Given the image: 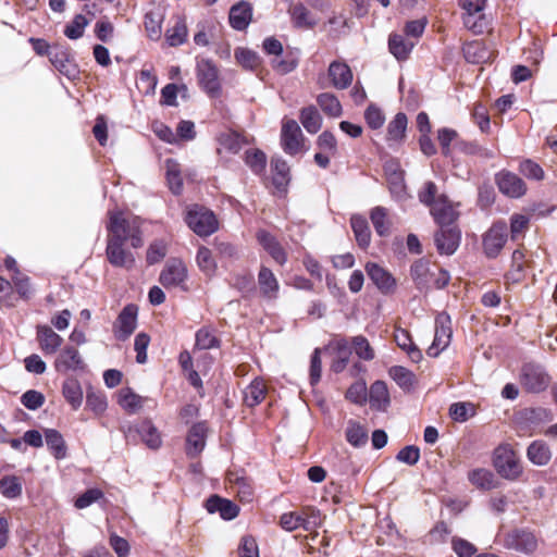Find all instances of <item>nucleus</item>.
<instances>
[{
	"label": "nucleus",
	"mask_w": 557,
	"mask_h": 557,
	"mask_svg": "<svg viewBox=\"0 0 557 557\" xmlns=\"http://www.w3.org/2000/svg\"><path fill=\"white\" fill-rule=\"evenodd\" d=\"M197 77L201 88L211 97L220 95L221 85L215 64L210 60H201L197 63Z\"/></svg>",
	"instance_id": "9b49d317"
},
{
	"label": "nucleus",
	"mask_w": 557,
	"mask_h": 557,
	"mask_svg": "<svg viewBox=\"0 0 557 557\" xmlns=\"http://www.w3.org/2000/svg\"><path fill=\"white\" fill-rule=\"evenodd\" d=\"M62 393L74 410L81 407L83 403V389L76 379L65 380L62 386Z\"/></svg>",
	"instance_id": "4c0bfd02"
},
{
	"label": "nucleus",
	"mask_w": 557,
	"mask_h": 557,
	"mask_svg": "<svg viewBox=\"0 0 557 557\" xmlns=\"http://www.w3.org/2000/svg\"><path fill=\"white\" fill-rule=\"evenodd\" d=\"M88 20L83 14H76L73 21L64 28V35L72 40L83 37Z\"/></svg>",
	"instance_id": "4d7b16f0"
},
{
	"label": "nucleus",
	"mask_w": 557,
	"mask_h": 557,
	"mask_svg": "<svg viewBox=\"0 0 557 557\" xmlns=\"http://www.w3.org/2000/svg\"><path fill=\"white\" fill-rule=\"evenodd\" d=\"M414 47V42L406 39L403 35L392 34L388 38L389 52L398 60H407Z\"/></svg>",
	"instance_id": "2f4dec72"
},
{
	"label": "nucleus",
	"mask_w": 557,
	"mask_h": 557,
	"mask_svg": "<svg viewBox=\"0 0 557 557\" xmlns=\"http://www.w3.org/2000/svg\"><path fill=\"white\" fill-rule=\"evenodd\" d=\"M461 234L456 225L441 226L434 235V243L441 255L450 256L457 250Z\"/></svg>",
	"instance_id": "4468645a"
},
{
	"label": "nucleus",
	"mask_w": 557,
	"mask_h": 557,
	"mask_svg": "<svg viewBox=\"0 0 557 557\" xmlns=\"http://www.w3.org/2000/svg\"><path fill=\"white\" fill-rule=\"evenodd\" d=\"M469 481L481 490L494 487V474L486 469H474L468 474Z\"/></svg>",
	"instance_id": "3c124183"
},
{
	"label": "nucleus",
	"mask_w": 557,
	"mask_h": 557,
	"mask_svg": "<svg viewBox=\"0 0 557 557\" xmlns=\"http://www.w3.org/2000/svg\"><path fill=\"white\" fill-rule=\"evenodd\" d=\"M370 220L376 234L381 237L387 236L391 230V222L388 220V211L386 208L377 206L370 212Z\"/></svg>",
	"instance_id": "58836bf2"
},
{
	"label": "nucleus",
	"mask_w": 557,
	"mask_h": 557,
	"mask_svg": "<svg viewBox=\"0 0 557 557\" xmlns=\"http://www.w3.org/2000/svg\"><path fill=\"white\" fill-rule=\"evenodd\" d=\"M462 52L466 61L473 64L485 63L492 57V52L480 40L465 44Z\"/></svg>",
	"instance_id": "cd10ccee"
},
{
	"label": "nucleus",
	"mask_w": 557,
	"mask_h": 557,
	"mask_svg": "<svg viewBox=\"0 0 557 557\" xmlns=\"http://www.w3.org/2000/svg\"><path fill=\"white\" fill-rule=\"evenodd\" d=\"M407 116L405 113H397L394 119L388 123L387 126V140L388 141H400L405 137L407 129Z\"/></svg>",
	"instance_id": "49530a36"
},
{
	"label": "nucleus",
	"mask_w": 557,
	"mask_h": 557,
	"mask_svg": "<svg viewBox=\"0 0 557 557\" xmlns=\"http://www.w3.org/2000/svg\"><path fill=\"white\" fill-rule=\"evenodd\" d=\"M301 512L304 515L305 524L304 530L305 531H312L314 529H318L322 525V513L321 511L315 507H304L301 509Z\"/></svg>",
	"instance_id": "bf43d9fd"
},
{
	"label": "nucleus",
	"mask_w": 557,
	"mask_h": 557,
	"mask_svg": "<svg viewBox=\"0 0 557 557\" xmlns=\"http://www.w3.org/2000/svg\"><path fill=\"white\" fill-rule=\"evenodd\" d=\"M145 29L150 39L157 40L161 35V18L158 14L153 12H148L145 14L144 18Z\"/></svg>",
	"instance_id": "774afa93"
},
{
	"label": "nucleus",
	"mask_w": 557,
	"mask_h": 557,
	"mask_svg": "<svg viewBox=\"0 0 557 557\" xmlns=\"http://www.w3.org/2000/svg\"><path fill=\"white\" fill-rule=\"evenodd\" d=\"M410 275L417 288L422 289L428 286L430 265L425 259L417 260L410 268Z\"/></svg>",
	"instance_id": "de8ad7c7"
},
{
	"label": "nucleus",
	"mask_w": 557,
	"mask_h": 557,
	"mask_svg": "<svg viewBox=\"0 0 557 557\" xmlns=\"http://www.w3.org/2000/svg\"><path fill=\"white\" fill-rule=\"evenodd\" d=\"M394 337L397 346L407 352L411 361L419 362L422 359V352L412 342L408 331L398 329Z\"/></svg>",
	"instance_id": "72a5a7b5"
},
{
	"label": "nucleus",
	"mask_w": 557,
	"mask_h": 557,
	"mask_svg": "<svg viewBox=\"0 0 557 557\" xmlns=\"http://www.w3.org/2000/svg\"><path fill=\"white\" fill-rule=\"evenodd\" d=\"M300 122L310 134L318 133L322 127V116L314 106H309L300 111Z\"/></svg>",
	"instance_id": "e433bc0d"
},
{
	"label": "nucleus",
	"mask_w": 557,
	"mask_h": 557,
	"mask_svg": "<svg viewBox=\"0 0 557 557\" xmlns=\"http://www.w3.org/2000/svg\"><path fill=\"white\" fill-rule=\"evenodd\" d=\"M107 230L106 256L109 263L114 268L132 269L135 265V257L132 251L124 248V245L129 240L133 248L143 246L138 222L125 219L120 211L110 212Z\"/></svg>",
	"instance_id": "f257e3e1"
},
{
	"label": "nucleus",
	"mask_w": 557,
	"mask_h": 557,
	"mask_svg": "<svg viewBox=\"0 0 557 557\" xmlns=\"http://www.w3.org/2000/svg\"><path fill=\"white\" fill-rule=\"evenodd\" d=\"M188 277V271L186 264L181 259H169L160 272L159 282L166 288H180L186 292V281Z\"/></svg>",
	"instance_id": "7ed1b4c3"
},
{
	"label": "nucleus",
	"mask_w": 557,
	"mask_h": 557,
	"mask_svg": "<svg viewBox=\"0 0 557 557\" xmlns=\"http://www.w3.org/2000/svg\"><path fill=\"white\" fill-rule=\"evenodd\" d=\"M218 140L220 147L231 153H237L245 145H247L246 138L239 133L233 131L222 133Z\"/></svg>",
	"instance_id": "a19ab883"
},
{
	"label": "nucleus",
	"mask_w": 557,
	"mask_h": 557,
	"mask_svg": "<svg viewBox=\"0 0 557 557\" xmlns=\"http://www.w3.org/2000/svg\"><path fill=\"white\" fill-rule=\"evenodd\" d=\"M54 368L59 372H65L70 370L76 371L83 370L85 368V363L78 350L74 347L67 346L57 357L54 361Z\"/></svg>",
	"instance_id": "b1692460"
},
{
	"label": "nucleus",
	"mask_w": 557,
	"mask_h": 557,
	"mask_svg": "<svg viewBox=\"0 0 557 557\" xmlns=\"http://www.w3.org/2000/svg\"><path fill=\"white\" fill-rule=\"evenodd\" d=\"M345 436L346 441L356 448L363 447L368 443L367 429L355 420H348Z\"/></svg>",
	"instance_id": "c9c22d12"
},
{
	"label": "nucleus",
	"mask_w": 557,
	"mask_h": 557,
	"mask_svg": "<svg viewBox=\"0 0 557 557\" xmlns=\"http://www.w3.org/2000/svg\"><path fill=\"white\" fill-rule=\"evenodd\" d=\"M304 141L302 132L295 120H287L282 125L281 146L289 156H295L301 151Z\"/></svg>",
	"instance_id": "f8f14e48"
},
{
	"label": "nucleus",
	"mask_w": 557,
	"mask_h": 557,
	"mask_svg": "<svg viewBox=\"0 0 557 557\" xmlns=\"http://www.w3.org/2000/svg\"><path fill=\"white\" fill-rule=\"evenodd\" d=\"M265 396V385L262 380H253L244 391V400L247 406L259 405Z\"/></svg>",
	"instance_id": "c03bdc74"
},
{
	"label": "nucleus",
	"mask_w": 557,
	"mask_h": 557,
	"mask_svg": "<svg viewBox=\"0 0 557 557\" xmlns=\"http://www.w3.org/2000/svg\"><path fill=\"white\" fill-rule=\"evenodd\" d=\"M252 16V8L249 2L240 1L230 10L228 21L236 30H244L248 27Z\"/></svg>",
	"instance_id": "a878e982"
},
{
	"label": "nucleus",
	"mask_w": 557,
	"mask_h": 557,
	"mask_svg": "<svg viewBox=\"0 0 557 557\" xmlns=\"http://www.w3.org/2000/svg\"><path fill=\"white\" fill-rule=\"evenodd\" d=\"M188 36V28L185 16H176L174 25L165 30V40L170 47L182 46Z\"/></svg>",
	"instance_id": "c85d7f7f"
},
{
	"label": "nucleus",
	"mask_w": 557,
	"mask_h": 557,
	"mask_svg": "<svg viewBox=\"0 0 557 557\" xmlns=\"http://www.w3.org/2000/svg\"><path fill=\"white\" fill-rule=\"evenodd\" d=\"M494 466L497 472L505 479L513 480L522 472L517 455L507 445L495 449Z\"/></svg>",
	"instance_id": "0eeeda50"
},
{
	"label": "nucleus",
	"mask_w": 557,
	"mask_h": 557,
	"mask_svg": "<svg viewBox=\"0 0 557 557\" xmlns=\"http://www.w3.org/2000/svg\"><path fill=\"white\" fill-rule=\"evenodd\" d=\"M317 102L321 110L332 117H338L342 115V104L338 98L330 92L320 94L317 97Z\"/></svg>",
	"instance_id": "a18cd8bd"
},
{
	"label": "nucleus",
	"mask_w": 557,
	"mask_h": 557,
	"mask_svg": "<svg viewBox=\"0 0 557 557\" xmlns=\"http://www.w3.org/2000/svg\"><path fill=\"white\" fill-rule=\"evenodd\" d=\"M527 456L533 465L545 466L549 462L552 453L545 442L534 441L529 445Z\"/></svg>",
	"instance_id": "f704fd0d"
},
{
	"label": "nucleus",
	"mask_w": 557,
	"mask_h": 557,
	"mask_svg": "<svg viewBox=\"0 0 557 557\" xmlns=\"http://www.w3.org/2000/svg\"><path fill=\"white\" fill-rule=\"evenodd\" d=\"M495 183L502 194L509 198H521L527 193V185L521 177L509 171H500L495 175Z\"/></svg>",
	"instance_id": "ddd939ff"
},
{
	"label": "nucleus",
	"mask_w": 557,
	"mask_h": 557,
	"mask_svg": "<svg viewBox=\"0 0 557 557\" xmlns=\"http://www.w3.org/2000/svg\"><path fill=\"white\" fill-rule=\"evenodd\" d=\"M86 406L96 414H101L108 407L107 398L102 393L90 389L86 394Z\"/></svg>",
	"instance_id": "052dcab7"
},
{
	"label": "nucleus",
	"mask_w": 557,
	"mask_h": 557,
	"mask_svg": "<svg viewBox=\"0 0 557 557\" xmlns=\"http://www.w3.org/2000/svg\"><path fill=\"white\" fill-rule=\"evenodd\" d=\"M37 341L45 355L55 354L63 343V338L48 325L37 326Z\"/></svg>",
	"instance_id": "5701e85b"
},
{
	"label": "nucleus",
	"mask_w": 557,
	"mask_h": 557,
	"mask_svg": "<svg viewBox=\"0 0 557 557\" xmlns=\"http://www.w3.org/2000/svg\"><path fill=\"white\" fill-rule=\"evenodd\" d=\"M258 285L261 296L267 300H275L278 297L280 284L269 268L261 265L258 273Z\"/></svg>",
	"instance_id": "4be33fe9"
},
{
	"label": "nucleus",
	"mask_w": 557,
	"mask_h": 557,
	"mask_svg": "<svg viewBox=\"0 0 557 557\" xmlns=\"http://www.w3.org/2000/svg\"><path fill=\"white\" fill-rule=\"evenodd\" d=\"M453 330L450 315L447 312H440L435 318V333L432 345L428 348L426 354L430 357H437L446 349L451 341Z\"/></svg>",
	"instance_id": "423d86ee"
},
{
	"label": "nucleus",
	"mask_w": 557,
	"mask_h": 557,
	"mask_svg": "<svg viewBox=\"0 0 557 557\" xmlns=\"http://www.w3.org/2000/svg\"><path fill=\"white\" fill-rule=\"evenodd\" d=\"M138 307L134 304L126 305L113 323L112 331L117 341L124 342L137 327Z\"/></svg>",
	"instance_id": "9d476101"
},
{
	"label": "nucleus",
	"mask_w": 557,
	"mask_h": 557,
	"mask_svg": "<svg viewBox=\"0 0 557 557\" xmlns=\"http://www.w3.org/2000/svg\"><path fill=\"white\" fill-rule=\"evenodd\" d=\"M430 212L440 227L455 225L454 223L458 218V212L444 194L437 197V201L433 205L432 209H430Z\"/></svg>",
	"instance_id": "f3484780"
},
{
	"label": "nucleus",
	"mask_w": 557,
	"mask_h": 557,
	"mask_svg": "<svg viewBox=\"0 0 557 557\" xmlns=\"http://www.w3.org/2000/svg\"><path fill=\"white\" fill-rule=\"evenodd\" d=\"M0 493L8 499H14L22 495V482L16 475H4L0 479Z\"/></svg>",
	"instance_id": "09e8293b"
},
{
	"label": "nucleus",
	"mask_w": 557,
	"mask_h": 557,
	"mask_svg": "<svg viewBox=\"0 0 557 557\" xmlns=\"http://www.w3.org/2000/svg\"><path fill=\"white\" fill-rule=\"evenodd\" d=\"M121 430L127 442L135 441L137 434L149 448L157 449L161 445L160 434L150 420H144L137 425H123Z\"/></svg>",
	"instance_id": "6e6552de"
},
{
	"label": "nucleus",
	"mask_w": 557,
	"mask_h": 557,
	"mask_svg": "<svg viewBox=\"0 0 557 557\" xmlns=\"http://www.w3.org/2000/svg\"><path fill=\"white\" fill-rule=\"evenodd\" d=\"M45 440L48 448L57 459H63L66 456V446L61 433L54 429L45 430Z\"/></svg>",
	"instance_id": "ea45409f"
},
{
	"label": "nucleus",
	"mask_w": 557,
	"mask_h": 557,
	"mask_svg": "<svg viewBox=\"0 0 557 557\" xmlns=\"http://www.w3.org/2000/svg\"><path fill=\"white\" fill-rule=\"evenodd\" d=\"M539 545L535 534L525 529H515L504 537V546L518 553L531 555Z\"/></svg>",
	"instance_id": "1a4fd4ad"
},
{
	"label": "nucleus",
	"mask_w": 557,
	"mask_h": 557,
	"mask_svg": "<svg viewBox=\"0 0 557 557\" xmlns=\"http://www.w3.org/2000/svg\"><path fill=\"white\" fill-rule=\"evenodd\" d=\"M289 13L294 25L298 28H311L317 24V21L302 3L293 5Z\"/></svg>",
	"instance_id": "79ce46f5"
},
{
	"label": "nucleus",
	"mask_w": 557,
	"mask_h": 557,
	"mask_svg": "<svg viewBox=\"0 0 557 557\" xmlns=\"http://www.w3.org/2000/svg\"><path fill=\"white\" fill-rule=\"evenodd\" d=\"M166 181L171 191L175 195H180L183 189V180L178 164L172 160L166 161Z\"/></svg>",
	"instance_id": "5fc2aeb1"
},
{
	"label": "nucleus",
	"mask_w": 557,
	"mask_h": 557,
	"mask_svg": "<svg viewBox=\"0 0 557 557\" xmlns=\"http://www.w3.org/2000/svg\"><path fill=\"white\" fill-rule=\"evenodd\" d=\"M117 403L128 413H136L143 407L144 398L131 388H122L119 392Z\"/></svg>",
	"instance_id": "37998d69"
},
{
	"label": "nucleus",
	"mask_w": 557,
	"mask_h": 557,
	"mask_svg": "<svg viewBox=\"0 0 557 557\" xmlns=\"http://www.w3.org/2000/svg\"><path fill=\"white\" fill-rule=\"evenodd\" d=\"M389 376L403 389H409L413 385L414 374L401 366H394L388 371Z\"/></svg>",
	"instance_id": "864d4df0"
},
{
	"label": "nucleus",
	"mask_w": 557,
	"mask_h": 557,
	"mask_svg": "<svg viewBox=\"0 0 557 557\" xmlns=\"http://www.w3.org/2000/svg\"><path fill=\"white\" fill-rule=\"evenodd\" d=\"M438 196L437 186L431 181L424 183L422 189H420L418 193L420 202L428 206L430 209H432L433 205H435Z\"/></svg>",
	"instance_id": "338daca9"
},
{
	"label": "nucleus",
	"mask_w": 557,
	"mask_h": 557,
	"mask_svg": "<svg viewBox=\"0 0 557 557\" xmlns=\"http://www.w3.org/2000/svg\"><path fill=\"white\" fill-rule=\"evenodd\" d=\"M206 508L208 512L215 513L219 512L221 518L224 520H233L239 513V508L233 502L221 498L216 495L208 498L206 503Z\"/></svg>",
	"instance_id": "393cba45"
},
{
	"label": "nucleus",
	"mask_w": 557,
	"mask_h": 557,
	"mask_svg": "<svg viewBox=\"0 0 557 557\" xmlns=\"http://www.w3.org/2000/svg\"><path fill=\"white\" fill-rule=\"evenodd\" d=\"M49 60L60 73L67 77L74 75L76 72L75 65L70 59L69 50L63 46L52 47L51 52H49Z\"/></svg>",
	"instance_id": "bb28decb"
},
{
	"label": "nucleus",
	"mask_w": 557,
	"mask_h": 557,
	"mask_svg": "<svg viewBox=\"0 0 557 557\" xmlns=\"http://www.w3.org/2000/svg\"><path fill=\"white\" fill-rule=\"evenodd\" d=\"M520 383L525 391L540 393L548 387L550 376L541 364L530 362L521 369Z\"/></svg>",
	"instance_id": "39448f33"
},
{
	"label": "nucleus",
	"mask_w": 557,
	"mask_h": 557,
	"mask_svg": "<svg viewBox=\"0 0 557 557\" xmlns=\"http://www.w3.org/2000/svg\"><path fill=\"white\" fill-rule=\"evenodd\" d=\"M389 393L384 381H375L370 386L369 403L376 410H385L389 405Z\"/></svg>",
	"instance_id": "c756f323"
},
{
	"label": "nucleus",
	"mask_w": 557,
	"mask_h": 557,
	"mask_svg": "<svg viewBox=\"0 0 557 557\" xmlns=\"http://www.w3.org/2000/svg\"><path fill=\"white\" fill-rule=\"evenodd\" d=\"M232 286L246 296L255 290L253 276L250 273H238L232 278Z\"/></svg>",
	"instance_id": "680f3d73"
},
{
	"label": "nucleus",
	"mask_w": 557,
	"mask_h": 557,
	"mask_svg": "<svg viewBox=\"0 0 557 557\" xmlns=\"http://www.w3.org/2000/svg\"><path fill=\"white\" fill-rule=\"evenodd\" d=\"M507 242V225L498 222L487 231L483 239L484 251L487 257L495 258Z\"/></svg>",
	"instance_id": "2eb2a0df"
},
{
	"label": "nucleus",
	"mask_w": 557,
	"mask_h": 557,
	"mask_svg": "<svg viewBox=\"0 0 557 557\" xmlns=\"http://www.w3.org/2000/svg\"><path fill=\"white\" fill-rule=\"evenodd\" d=\"M207 433L206 422H197L191 425L186 437V454L188 457H197L205 449Z\"/></svg>",
	"instance_id": "a211bd4d"
},
{
	"label": "nucleus",
	"mask_w": 557,
	"mask_h": 557,
	"mask_svg": "<svg viewBox=\"0 0 557 557\" xmlns=\"http://www.w3.org/2000/svg\"><path fill=\"white\" fill-rule=\"evenodd\" d=\"M185 221L199 236H209L218 230V221L212 211L195 206L186 214Z\"/></svg>",
	"instance_id": "20e7f679"
},
{
	"label": "nucleus",
	"mask_w": 557,
	"mask_h": 557,
	"mask_svg": "<svg viewBox=\"0 0 557 557\" xmlns=\"http://www.w3.org/2000/svg\"><path fill=\"white\" fill-rule=\"evenodd\" d=\"M346 398L356 405H363L367 401V385L363 381L355 382L346 392Z\"/></svg>",
	"instance_id": "69168bd1"
},
{
	"label": "nucleus",
	"mask_w": 557,
	"mask_h": 557,
	"mask_svg": "<svg viewBox=\"0 0 557 557\" xmlns=\"http://www.w3.org/2000/svg\"><path fill=\"white\" fill-rule=\"evenodd\" d=\"M305 519L301 511L285 512L280 518V525L287 532L304 529Z\"/></svg>",
	"instance_id": "13d9d810"
},
{
	"label": "nucleus",
	"mask_w": 557,
	"mask_h": 557,
	"mask_svg": "<svg viewBox=\"0 0 557 557\" xmlns=\"http://www.w3.org/2000/svg\"><path fill=\"white\" fill-rule=\"evenodd\" d=\"M350 226L358 246L367 248L371 242V231L367 219L360 214H354L350 218Z\"/></svg>",
	"instance_id": "7c9ffc66"
},
{
	"label": "nucleus",
	"mask_w": 557,
	"mask_h": 557,
	"mask_svg": "<svg viewBox=\"0 0 557 557\" xmlns=\"http://www.w3.org/2000/svg\"><path fill=\"white\" fill-rule=\"evenodd\" d=\"M196 262L199 269L206 275H213L216 270V263L212 257V252L209 248L201 246L199 247L196 255Z\"/></svg>",
	"instance_id": "603ef678"
},
{
	"label": "nucleus",
	"mask_w": 557,
	"mask_h": 557,
	"mask_svg": "<svg viewBox=\"0 0 557 557\" xmlns=\"http://www.w3.org/2000/svg\"><path fill=\"white\" fill-rule=\"evenodd\" d=\"M487 0H458L462 9V22L467 29L475 35L483 34L488 26V20L485 15Z\"/></svg>",
	"instance_id": "f03ea898"
},
{
	"label": "nucleus",
	"mask_w": 557,
	"mask_h": 557,
	"mask_svg": "<svg viewBox=\"0 0 557 557\" xmlns=\"http://www.w3.org/2000/svg\"><path fill=\"white\" fill-rule=\"evenodd\" d=\"M366 271L369 278L382 294L388 295L395 290L396 280L383 267L374 262H368L366 264Z\"/></svg>",
	"instance_id": "dca6fc26"
},
{
	"label": "nucleus",
	"mask_w": 557,
	"mask_h": 557,
	"mask_svg": "<svg viewBox=\"0 0 557 557\" xmlns=\"http://www.w3.org/2000/svg\"><path fill=\"white\" fill-rule=\"evenodd\" d=\"M196 347L201 350L219 347L220 341L209 327H201L196 333Z\"/></svg>",
	"instance_id": "6e6d98bb"
},
{
	"label": "nucleus",
	"mask_w": 557,
	"mask_h": 557,
	"mask_svg": "<svg viewBox=\"0 0 557 557\" xmlns=\"http://www.w3.org/2000/svg\"><path fill=\"white\" fill-rule=\"evenodd\" d=\"M166 243L162 239L154 240L147 249L146 260L148 264L161 261L166 255Z\"/></svg>",
	"instance_id": "e2e57ef3"
},
{
	"label": "nucleus",
	"mask_w": 557,
	"mask_h": 557,
	"mask_svg": "<svg viewBox=\"0 0 557 557\" xmlns=\"http://www.w3.org/2000/svg\"><path fill=\"white\" fill-rule=\"evenodd\" d=\"M384 171L391 195L397 200H403L406 197V185L400 165L395 161H391L384 165Z\"/></svg>",
	"instance_id": "6ab92c4d"
},
{
	"label": "nucleus",
	"mask_w": 557,
	"mask_h": 557,
	"mask_svg": "<svg viewBox=\"0 0 557 557\" xmlns=\"http://www.w3.org/2000/svg\"><path fill=\"white\" fill-rule=\"evenodd\" d=\"M272 182L277 189H283L289 182V166L281 157L271 160Z\"/></svg>",
	"instance_id": "473e14b6"
},
{
	"label": "nucleus",
	"mask_w": 557,
	"mask_h": 557,
	"mask_svg": "<svg viewBox=\"0 0 557 557\" xmlns=\"http://www.w3.org/2000/svg\"><path fill=\"white\" fill-rule=\"evenodd\" d=\"M257 240L262 246V248L273 258L275 262L280 265H283L287 261V256L278 240L275 236L269 233L265 230H260L257 232Z\"/></svg>",
	"instance_id": "aec40b11"
},
{
	"label": "nucleus",
	"mask_w": 557,
	"mask_h": 557,
	"mask_svg": "<svg viewBox=\"0 0 557 557\" xmlns=\"http://www.w3.org/2000/svg\"><path fill=\"white\" fill-rule=\"evenodd\" d=\"M351 343H352L356 355L360 359L369 361L374 358V351H373L372 347L370 346L368 339L364 336H362V335L355 336V337H352Z\"/></svg>",
	"instance_id": "0e129e2a"
},
{
	"label": "nucleus",
	"mask_w": 557,
	"mask_h": 557,
	"mask_svg": "<svg viewBox=\"0 0 557 557\" xmlns=\"http://www.w3.org/2000/svg\"><path fill=\"white\" fill-rule=\"evenodd\" d=\"M327 75L331 79L332 86L339 90L348 88L354 79L350 67L342 61H333L329 65Z\"/></svg>",
	"instance_id": "412c9836"
},
{
	"label": "nucleus",
	"mask_w": 557,
	"mask_h": 557,
	"mask_svg": "<svg viewBox=\"0 0 557 557\" xmlns=\"http://www.w3.org/2000/svg\"><path fill=\"white\" fill-rule=\"evenodd\" d=\"M245 163L256 175H262L265 172L267 156L259 149L247 150Z\"/></svg>",
	"instance_id": "8fccbe9b"
}]
</instances>
